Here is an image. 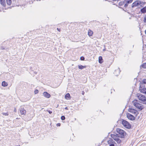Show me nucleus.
Returning <instances> with one entry per match:
<instances>
[{
  "label": "nucleus",
  "mask_w": 146,
  "mask_h": 146,
  "mask_svg": "<svg viewBox=\"0 0 146 146\" xmlns=\"http://www.w3.org/2000/svg\"><path fill=\"white\" fill-rule=\"evenodd\" d=\"M132 103L134 106L139 111L142 110L143 108V105L139 103L137 100H134L133 101Z\"/></svg>",
  "instance_id": "obj_1"
},
{
  "label": "nucleus",
  "mask_w": 146,
  "mask_h": 146,
  "mask_svg": "<svg viewBox=\"0 0 146 146\" xmlns=\"http://www.w3.org/2000/svg\"><path fill=\"white\" fill-rule=\"evenodd\" d=\"M117 133L116 135L118 137L121 138H123L124 137L125 133V132L123 130L119 128H117L116 129Z\"/></svg>",
  "instance_id": "obj_2"
},
{
  "label": "nucleus",
  "mask_w": 146,
  "mask_h": 146,
  "mask_svg": "<svg viewBox=\"0 0 146 146\" xmlns=\"http://www.w3.org/2000/svg\"><path fill=\"white\" fill-rule=\"evenodd\" d=\"M136 96L142 103L146 104V98L144 95L138 93L137 94Z\"/></svg>",
  "instance_id": "obj_3"
},
{
  "label": "nucleus",
  "mask_w": 146,
  "mask_h": 146,
  "mask_svg": "<svg viewBox=\"0 0 146 146\" xmlns=\"http://www.w3.org/2000/svg\"><path fill=\"white\" fill-rule=\"evenodd\" d=\"M122 123L123 125L126 128L129 129L131 127L130 124L128 121L125 120H122Z\"/></svg>",
  "instance_id": "obj_4"
},
{
  "label": "nucleus",
  "mask_w": 146,
  "mask_h": 146,
  "mask_svg": "<svg viewBox=\"0 0 146 146\" xmlns=\"http://www.w3.org/2000/svg\"><path fill=\"white\" fill-rule=\"evenodd\" d=\"M128 111L129 112L133 114L135 116H136L139 113L137 110L133 108H129L128 110Z\"/></svg>",
  "instance_id": "obj_5"
},
{
  "label": "nucleus",
  "mask_w": 146,
  "mask_h": 146,
  "mask_svg": "<svg viewBox=\"0 0 146 146\" xmlns=\"http://www.w3.org/2000/svg\"><path fill=\"white\" fill-rule=\"evenodd\" d=\"M108 144L109 145V146H115L116 145L115 142L112 139H110L108 141Z\"/></svg>",
  "instance_id": "obj_6"
},
{
  "label": "nucleus",
  "mask_w": 146,
  "mask_h": 146,
  "mask_svg": "<svg viewBox=\"0 0 146 146\" xmlns=\"http://www.w3.org/2000/svg\"><path fill=\"white\" fill-rule=\"evenodd\" d=\"M141 4V3L140 1H136L132 4L131 7L132 8H133L135 7H137Z\"/></svg>",
  "instance_id": "obj_7"
},
{
  "label": "nucleus",
  "mask_w": 146,
  "mask_h": 146,
  "mask_svg": "<svg viewBox=\"0 0 146 146\" xmlns=\"http://www.w3.org/2000/svg\"><path fill=\"white\" fill-rule=\"evenodd\" d=\"M127 117L129 119L131 120H133L135 119V117L129 113L127 114Z\"/></svg>",
  "instance_id": "obj_8"
},
{
  "label": "nucleus",
  "mask_w": 146,
  "mask_h": 146,
  "mask_svg": "<svg viewBox=\"0 0 146 146\" xmlns=\"http://www.w3.org/2000/svg\"><path fill=\"white\" fill-rule=\"evenodd\" d=\"M133 1V0H125L124 2V7H127L128 5L131 3Z\"/></svg>",
  "instance_id": "obj_9"
},
{
  "label": "nucleus",
  "mask_w": 146,
  "mask_h": 146,
  "mask_svg": "<svg viewBox=\"0 0 146 146\" xmlns=\"http://www.w3.org/2000/svg\"><path fill=\"white\" fill-rule=\"evenodd\" d=\"M139 90L141 92L146 94V88H142V87H141V85H140Z\"/></svg>",
  "instance_id": "obj_10"
},
{
  "label": "nucleus",
  "mask_w": 146,
  "mask_h": 146,
  "mask_svg": "<svg viewBox=\"0 0 146 146\" xmlns=\"http://www.w3.org/2000/svg\"><path fill=\"white\" fill-rule=\"evenodd\" d=\"M20 113L22 115H25L26 113V111L23 108L21 107L19 109Z\"/></svg>",
  "instance_id": "obj_11"
},
{
  "label": "nucleus",
  "mask_w": 146,
  "mask_h": 146,
  "mask_svg": "<svg viewBox=\"0 0 146 146\" xmlns=\"http://www.w3.org/2000/svg\"><path fill=\"white\" fill-rule=\"evenodd\" d=\"M120 72V69L119 68H117L115 70L114 72V74L115 75V76H117L119 74Z\"/></svg>",
  "instance_id": "obj_12"
},
{
  "label": "nucleus",
  "mask_w": 146,
  "mask_h": 146,
  "mask_svg": "<svg viewBox=\"0 0 146 146\" xmlns=\"http://www.w3.org/2000/svg\"><path fill=\"white\" fill-rule=\"evenodd\" d=\"M43 94L44 97L47 98H50L51 96L50 95L46 92H44Z\"/></svg>",
  "instance_id": "obj_13"
},
{
  "label": "nucleus",
  "mask_w": 146,
  "mask_h": 146,
  "mask_svg": "<svg viewBox=\"0 0 146 146\" xmlns=\"http://www.w3.org/2000/svg\"><path fill=\"white\" fill-rule=\"evenodd\" d=\"M0 3L3 6H5L6 5V3L5 0H0Z\"/></svg>",
  "instance_id": "obj_14"
},
{
  "label": "nucleus",
  "mask_w": 146,
  "mask_h": 146,
  "mask_svg": "<svg viewBox=\"0 0 146 146\" xmlns=\"http://www.w3.org/2000/svg\"><path fill=\"white\" fill-rule=\"evenodd\" d=\"M93 34V32L91 30H89L88 32V35L90 36H91Z\"/></svg>",
  "instance_id": "obj_15"
},
{
  "label": "nucleus",
  "mask_w": 146,
  "mask_h": 146,
  "mask_svg": "<svg viewBox=\"0 0 146 146\" xmlns=\"http://www.w3.org/2000/svg\"><path fill=\"white\" fill-rule=\"evenodd\" d=\"M98 59H99V62L101 64L103 63V60L102 57L101 56H100L99 57Z\"/></svg>",
  "instance_id": "obj_16"
},
{
  "label": "nucleus",
  "mask_w": 146,
  "mask_h": 146,
  "mask_svg": "<svg viewBox=\"0 0 146 146\" xmlns=\"http://www.w3.org/2000/svg\"><path fill=\"white\" fill-rule=\"evenodd\" d=\"M141 12L142 13H144L146 12V7H144L141 10Z\"/></svg>",
  "instance_id": "obj_17"
},
{
  "label": "nucleus",
  "mask_w": 146,
  "mask_h": 146,
  "mask_svg": "<svg viewBox=\"0 0 146 146\" xmlns=\"http://www.w3.org/2000/svg\"><path fill=\"white\" fill-rule=\"evenodd\" d=\"M111 136L115 141L116 140V139H117L118 138V137H117L118 136L117 135L116 136L114 135H111Z\"/></svg>",
  "instance_id": "obj_18"
},
{
  "label": "nucleus",
  "mask_w": 146,
  "mask_h": 146,
  "mask_svg": "<svg viewBox=\"0 0 146 146\" xmlns=\"http://www.w3.org/2000/svg\"><path fill=\"white\" fill-rule=\"evenodd\" d=\"M2 85L3 86L5 87L7 86V82H5L3 81L2 82Z\"/></svg>",
  "instance_id": "obj_19"
},
{
  "label": "nucleus",
  "mask_w": 146,
  "mask_h": 146,
  "mask_svg": "<svg viewBox=\"0 0 146 146\" xmlns=\"http://www.w3.org/2000/svg\"><path fill=\"white\" fill-rule=\"evenodd\" d=\"M6 2L8 5H10L11 3V0H6Z\"/></svg>",
  "instance_id": "obj_20"
},
{
  "label": "nucleus",
  "mask_w": 146,
  "mask_h": 146,
  "mask_svg": "<svg viewBox=\"0 0 146 146\" xmlns=\"http://www.w3.org/2000/svg\"><path fill=\"white\" fill-rule=\"evenodd\" d=\"M86 66H83L82 65H79L78 66V68L80 69H82L83 68H85Z\"/></svg>",
  "instance_id": "obj_21"
},
{
  "label": "nucleus",
  "mask_w": 146,
  "mask_h": 146,
  "mask_svg": "<svg viewBox=\"0 0 146 146\" xmlns=\"http://www.w3.org/2000/svg\"><path fill=\"white\" fill-rule=\"evenodd\" d=\"M70 96V94L69 93L67 94L65 96V98L68 99V98H69Z\"/></svg>",
  "instance_id": "obj_22"
},
{
  "label": "nucleus",
  "mask_w": 146,
  "mask_h": 146,
  "mask_svg": "<svg viewBox=\"0 0 146 146\" xmlns=\"http://www.w3.org/2000/svg\"><path fill=\"white\" fill-rule=\"evenodd\" d=\"M124 1H121L119 3V5L120 6H122L123 5L124 7Z\"/></svg>",
  "instance_id": "obj_23"
},
{
  "label": "nucleus",
  "mask_w": 146,
  "mask_h": 146,
  "mask_svg": "<svg viewBox=\"0 0 146 146\" xmlns=\"http://www.w3.org/2000/svg\"><path fill=\"white\" fill-rule=\"evenodd\" d=\"M116 139V140L115 141L116 142H117L118 143H120L121 142V140L119 139L118 137V138L117 139Z\"/></svg>",
  "instance_id": "obj_24"
},
{
  "label": "nucleus",
  "mask_w": 146,
  "mask_h": 146,
  "mask_svg": "<svg viewBox=\"0 0 146 146\" xmlns=\"http://www.w3.org/2000/svg\"><path fill=\"white\" fill-rule=\"evenodd\" d=\"M2 114L3 115H5V116H7L9 115V113H8V112H7L5 113L3 112V113H2Z\"/></svg>",
  "instance_id": "obj_25"
},
{
  "label": "nucleus",
  "mask_w": 146,
  "mask_h": 146,
  "mask_svg": "<svg viewBox=\"0 0 146 146\" xmlns=\"http://www.w3.org/2000/svg\"><path fill=\"white\" fill-rule=\"evenodd\" d=\"M142 83L146 84V79H143L142 80Z\"/></svg>",
  "instance_id": "obj_26"
},
{
  "label": "nucleus",
  "mask_w": 146,
  "mask_h": 146,
  "mask_svg": "<svg viewBox=\"0 0 146 146\" xmlns=\"http://www.w3.org/2000/svg\"><path fill=\"white\" fill-rule=\"evenodd\" d=\"M141 66L143 68H145L146 67V63L144 64Z\"/></svg>",
  "instance_id": "obj_27"
},
{
  "label": "nucleus",
  "mask_w": 146,
  "mask_h": 146,
  "mask_svg": "<svg viewBox=\"0 0 146 146\" xmlns=\"http://www.w3.org/2000/svg\"><path fill=\"white\" fill-rule=\"evenodd\" d=\"M61 119L62 120H64L65 118L64 116H62L61 117Z\"/></svg>",
  "instance_id": "obj_28"
},
{
  "label": "nucleus",
  "mask_w": 146,
  "mask_h": 146,
  "mask_svg": "<svg viewBox=\"0 0 146 146\" xmlns=\"http://www.w3.org/2000/svg\"><path fill=\"white\" fill-rule=\"evenodd\" d=\"M80 59L82 60H84V58L83 56H82L80 57Z\"/></svg>",
  "instance_id": "obj_29"
},
{
  "label": "nucleus",
  "mask_w": 146,
  "mask_h": 146,
  "mask_svg": "<svg viewBox=\"0 0 146 146\" xmlns=\"http://www.w3.org/2000/svg\"><path fill=\"white\" fill-rule=\"evenodd\" d=\"M38 90H36L35 92V94L38 93Z\"/></svg>",
  "instance_id": "obj_30"
},
{
  "label": "nucleus",
  "mask_w": 146,
  "mask_h": 146,
  "mask_svg": "<svg viewBox=\"0 0 146 146\" xmlns=\"http://www.w3.org/2000/svg\"><path fill=\"white\" fill-rule=\"evenodd\" d=\"M48 111V113H50V114L51 113H52V112L51 111H50V110H48V111Z\"/></svg>",
  "instance_id": "obj_31"
},
{
  "label": "nucleus",
  "mask_w": 146,
  "mask_h": 146,
  "mask_svg": "<svg viewBox=\"0 0 146 146\" xmlns=\"http://www.w3.org/2000/svg\"><path fill=\"white\" fill-rule=\"evenodd\" d=\"M144 22L146 23V16L144 18Z\"/></svg>",
  "instance_id": "obj_32"
},
{
  "label": "nucleus",
  "mask_w": 146,
  "mask_h": 146,
  "mask_svg": "<svg viewBox=\"0 0 146 146\" xmlns=\"http://www.w3.org/2000/svg\"><path fill=\"white\" fill-rule=\"evenodd\" d=\"M56 125L57 126H60V123H58Z\"/></svg>",
  "instance_id": "obj_33"
},
{
  "label": "nucleus",
  "mask_w": 146,
  "mask_h": 146,
  "mask_svg": "<svg viewBox=\"0 0 146 146\" xmlns=\"http://www.w3.org/2000/svg\"><path fill=\"white\" fill-rule=\"evenodd\" d=\"M14 111L15 112H16L17 111V110H16V108H14Z\"/></svg>",
  "instance_id": "obj_34"
},
{
  "label": "nucleus",
  "mask_w": 146,
  "mask_h": 146,
  "mask_svg": "<svg viewBox=\"0 0 146 146\" xmlns=\"http://www.w3.org/2000/svg\"><path fill=\"white\" fill-rule=\"evenodd\" d=\"M57 29L58 31H59V32L60 31V29H59L58 28H57Z\"/></svg>",
  "instance_id": "obj_35"
},
{
  "label": "nucleus",
  "mask_w": 146,
  "mask_h": 146,
  "mask_svg": "<svg viewBox=\"0 0 146 146\" xmlns=\"http://www.w3.org/2000/svg\"><path fill=\"white\" fill-rule=\"evenodd\" d=\"M84 92L83 91V92H82V94L83 95H84Z\"/></svg>",
  "instance_id": "obj_36"
},
{
  "label": "nucleus",
  "mask_w": 146,
  "mask_h": 146,
  "mask_svg": "<svg viewBox=\"0 0 146 146\" xmlns=\"http://www.w3.org/2000/svg\"><path fill=\"white\" fill-rule=\"evenodd\" d=\"M65 109L66 110H67L68 109V108L67 107H66L65 108Z\"/></svg>",
  "instance_id": "obj_37"
},
{
  "label": "nucleus",
  "mask_w": 146,
  "mask_h": 146,
  "mask_svg": "<svg viewBox=\"0 0 146 146\" xmlns=\"http://www.w3.org/2000/svg\"><path fill=\"white\" fill-rule=\"evenodd\" d=\"M106 50V49L105 48L103 50V51H105Z\"/></svg>",
  "instance_id": "obj_38"
},
{
  "label": "nucleus",
  "mask_w": 146,
  "mask_h": 146,
  "mask_svg": "<svg viewBox=\"0 0 146 146\" xmlns=\"http://www.w3.org/2000/svg\"><path fill=\"white\" fill-rule=\"evenodd\" d=\"M1 49H2H2H4V48L3 47H1Z\"/></svg>",
  "instance_id": "obj_39"
},
{
  "label": "nucleus",
  "mask_w": 146,
  "mask_h": 146,
  "mask_svg": "<svg viewBox=\"0 0 146 146\" xmlns=\"http://www.w3.org/2000/svg\"><path fill=\"white\" fill-rule=\"evenodd\" d=\"M145 33L146 34V30L145 31Z\"/></svg>",
  "instance_id": "obj_40"
}]
</instances>
